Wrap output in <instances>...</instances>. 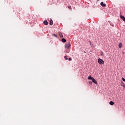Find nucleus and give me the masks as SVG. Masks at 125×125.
I'll return each instance as SVG.
<instances>
[{
	"mask_svg": "<svg viewBox=\"0 0 125 125\" xmlns=\"http://www.w3.org/2000/svg\"><path fill=\"white\" fill-rule=\"evenodd\" d=\"M64 47H65V51H64V53H69L70 51V47H71V43L70 42H67L65 45H64Z\"/></svg>",
	"mask_w": 125,
	"mask_h": 125,
	"instance_id": "1",
	"label": "nucleus"
},
{
	"mask_svg": "<svg viewBox=\"0 0 125 125\" xmlns=\"http://www.w3.org/2000/svg\"><path fill=\"white\" fill-rule=\"evenodd\" d=\"M98 62L99 63H100V64H104V61L101 59H99V60H98Z\"/></svg>",
	"mask_w": 125,
	"mask_h": 125,
	"instance_id": "2",
	"label": "nucleus"
},
{
	"mask_svg": "<svg viewBox=\"0 0 125 125\" xmlns=\"http://www.w3.org/2000/svg\"><path fill=\"white\" fill-rule=\"evenodd\" d=\"M91 80H92V81L93 82V83H96V84L98 83L97 81H96V80H95V79H91Z\"/></svg>",
	"mask_w": 125,
	"mask_h": 125,
	"instance_id": "3",
	"label": "nucleus"
},
{
	"mask_svg": "<svg viewBox=\"0 0 125 125\" xmlns=\"http://www.w3.org/2000/svg\"><path fill=\"white\" fill-rule=\"evenodd\" d=\"M101 5L103 7H106V4L104 3V2H101Z\"/></svg>",
	"mask_w": 125,
	"mask_h": 125,
	"instance_id": "4",
	"label": "nucleus"
},
{
	"mask_svg": "<svg viewBox=\"0 0 125 125\" xmlns=\"http://www.w3.org/2000/svg\"><path fill=\"white\" fill-rule=\"evenodd\" d=\"M120 17L121 19H123V21H125V18L124 16L120 15Z\"/></svg>",
	"mask_w": 125,
	"mask_h": 125,
	"instance_id": "5",
	"label": "nucleus"
},
{
	"mask_svg": "<svg viewBox=\"0 0 125 125\" xmlns=\"http://www.w3.org/2000/svg\"><path fill=\"white\" fill-rule=\"evenodd\" d=\"M43 23L44 24V25H48V22L47 21H43Z\"/></svg>",
	"mask_w": 125,
	"mask_h": 125,
	"instance_id": "6",
	"label": "nucleus"
},
{
	"mask_svg": "<svg viewBox=\"0 0 125 125\" xmlns=\"http://www.w3.org/2000/svg\"><path fill=\"white\" fill-rule=\"evenodd\" d=\"M49 24H50V25H53V21H52V20H51V19H50Z\"/></svg>",
	"mask_w": 125,
	"mask_h": 125,
	"instance_id": "7",
	"label": "nucleus"
},
{
	"mask_svg": "<svg viewBox=\"0 0 125 125\" xmlns=\"http://www.w3.org/2000/svg\"><path fill=\"white\" fill-rule=\"evenodd\" d=\"M119 48H122V47H123V44L122 43H121V42H120L119 44Z\"/></svg>",
	"mask_w": 125,
	"mask_h": 125,
	"instance_id": "8",
	"label": "nucleus"
},
{
	"mask_svg": "<svg viewBox=\"0 0 125 125\" xmlns=\"http://www.w3.org/2000/svg\"><path fill=\"white\" fill-rule=\"evenodd\" d=\"M59 36L61 38H63V36L62 33H60Z\"/></svg>",
	"mask_w": 125,
	"mask_h": 125,
	"instance_id": "9",
	"label": "nucleus"
},
{
	"mask_svg": "<svg viewBox=\"0 0 125 125\" xmlns=\"http://www.w3.org/2000/svg\"><path fill=\"white\" fill-rule=\"evenodd\" d=\"M62 42H66V40H65V39H62Z\"/></svg>",
	"mask_w": 125,
	"mask_h": 125,
	"instance_id": "10",
	"label": "nucleus"
},
{
	"mask_svg": "<svg viewBox=\"0 0 125 125\" xmlns=\"http://www.w3.org/2000/svg\"><path fill=\"white\" fill-rule=\"evenodd\" d=\"M114 102H112V101H111L109 102V104L111 105H113L114 104Z\"/></svg>",
	"mask_w": 125,
	"mask_h": 125,
	"instance_id": "11",
	"label": "nucleus"
},
{
	"mask_svg": "<svg viewBox=\"0 0 125 125\" xmlns=\"http://www.w3.org/2000/svg\"><path fill=\"white\" fill-rule=\"evenodd\" d=\"M52 36H53V37H55L56 38L58 37L57 35H56V34H53Z\"/></svg>",
	"mask_w": 125,
	"mask_h": 125,
	"instance_id": "12",
	"label": "nucleus"
},
{
	"mask_svg": "<svg viewBox=\"0 0 125 125\" xmlns=\"http://www.w3.org/2000/svg\"><path fill=\"white\" fill-rule=\"evenodd\" d=\"M88 79H94V78H92L91 76H89V77H88Z\"/></svg>",
	"mask_w": 125,
	"mask_h": 125,
	"instance_id": "13",
	"label": "nucleus"
},
{
	"mask_svg": "<svg viewBox=\"0 0 125 125\" xmlns=\"http://www.w3.org/2000/svg\"><path fill=\"white\" fill-rule=\"evenodd\" d=\"M68 9H71V6H68Z\"/></svg>",
	"mask_w": 125,
	"mask_h": 125,
	"instance_id": "14",
	"label": "nucleus"
},
{
	"mask_svg": "<svg viewBox=\"0 0 125 125\" xmlns=\"http://www.w3.org/2000/svg\"><path fill=\"white\" fill-rule=\"evenodd\" d=\"M110 25H111V26H112L113 27H114V24H112V23H110Z\"/></svg>",
	"mask_w": 125,
	"mask_h": 125,
	"instance_id": "15",
	"label": "nucleus"
},
{
	"mask_svg": "<svg viewBox=\"0 0 125 125\" xmlns=\"http://www.w3.org/2000/svg\"><path fill=\"white\" fill-rule=\"evenodd\" d=\"M90 42V45H92L93 46V43H91V42Z\"/></svg>",
	"mask_w": 125,
	"mask_h": 125,
	"instance_id": "16",
	"label": "nucleus"
},
{
	"mask_svg": "<svg viewBox=\"0 0 125 125\" xmlns=\"http://www.w3.org/2000/svg\"><path fill=\"white\" fill-rule=\"evenodd\" d=\"M68 61H72L71 58H69L68 59Z\"/></svg>",
	"mask_w": 125,
	"mask_h": 125,
	"instance_id": "17",
	"label": "nucleus"
},
{
	"mask_svg": "<svg viewBox=\"0 0 125 125\" xmlns=\"http://www.w3.org/2000/svg\"><path fill=\"white\" fill-rule=\"evenodd\" d=\"M64 58H65V60H68V58H67V57L65 56Z\"/></svg>",
	"mask_w": 125,
	"mask_h": 125,
	"instance_id": "18",
	"label": "nucleus"
},
{
	"mask_svg": "<svg viewBox=\"0 0 125 125\" xmlns=\"http://www.w3.org/2000/svg\"><path fill=\"white\" fill-rule=\"evenodd\" d=\"M123 82H125V79H123Z\"/></svg>",
	"mask_w": 125,
	"mask_h": 125,
	"instance_id": "19",
	"label": "nucleus"
},
{
	"mask_svg": "<svg viewBox=\"0 0 125 125\" xmlns=\"http://www.w3.org/2000/svg\"><path fill=\"white\" fill-rule=\"evenodd\" d=\"M122 79H124V78L122 77Z\"/></svg>",
	"mask_w": 125,
	"mask_h": 125,
	"instance_id": "20",
	"label": "nucleus"
},
{
	"mask_svg": "<svg viewBox=\"0 0 125 125\" xmlns=\"http://www.w3.org/2000/svg\"><path fill=\"white\" fill-rule=\"evenodd\" d=\"M100 0H97V1H99Z\"/></svg>",
	"mask_w": 125,
	"mask_h": 125,
	"instance_id": "21",
	"label": "nucleus"
}]
</instances>
